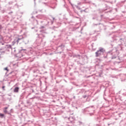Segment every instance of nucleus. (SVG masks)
Listing matches in <instances>:
<instances>
[{
  "mask_svg": "<svg viewBox=\"0 0 126 126\" xmlns=\"http://www.w3.org/2000/svg\"><path fill=\"white\" fill-rule=\"evenodd\" d=\"M20 40H21V38H18L17 40V43H19V41H20Z\"/></svg>",
  "mask_w": 126,
  "mask_h": 126,
  "instance_id": "obj_6",
  "label": "nucleus"
},
{
  "mask_svg": "<svg viewBox=\"0 0 126 126\" xmlns=\"http://www.w3.org/2000/svg\"><path fill=\"white\" fill-rule=\"evenodd\" d=\"M41 28H45V27H41Z\"/></svg>",
  "mask_w": 126,
  "mask_h": 126,
  "instance_id": "obj_10",
  "label": "nucleus"
},
{
  "mask_svg": "<svg viewBox=\"0 0 126 126\" xmlns=\"http://www.w3.org/2000/svg\"><path fill=\"white\" fill-rule=\"evenodd\" d=\"M0 118H3V117H4V115H3L1 113H0Z\"/></svg>",
  "mask_w": 126,
  "mask_h": 126,
  "instance_id": "obj_5",
  "label": "nucleus"
},
{
  "mask_svg": "<svg viewBox=\"0 0 126 126\" xmlns=\"http://www.w3.org/2000/svg\"><path fill=\"white\" fill-rule=\"evenodd\" d=\"M2 89H4V86L2 87Z\"/></svg>",
  "mask_w": 126,
  "mask_h": 126,
  "instance_id": "obj_9",
  "label": "nucleus"
},
{
  "mask_svg": "<svg viewBox=\"0 0 126 126\" xmlns=\"http://www.w3.org/2000/svg\"><path fill=\"white\" fill-rule=\"evenodd\" d=\"M19 91V88L18 87H16L14 89V92H15L16 93H18V91Z\"/></svg>",
  "mask_w": 126,
  "mask_h": 126,
  "instance_id": "obj_2",
  "label": "nucleus"
},
{
  "mask_svg": "<svg viewBox=\"0 0 126 126\" xmlns=\"http://www.w3.org/2000/svg\"><path fill=\"white\" fill-rule=\"evenodd\" d=\"M100 53H104L105 52V49L104 48H99V50H98Z\"/></svg>",
  "mask_w": 126,
  "mask_h": 126,
  "instance_id": "obj_4",
  "label": "nucleus"
},
{
  "mask_svg": "<svg viewBox=\"0 0 126 126\" xmlns=\"http://www.w3.org/2000/svg\"><path fill=\"white\" fill-rule=\"evenodd\" d=\"M61 47H64V45H61Z\"/></svg>",
  "mask_w": 126,
  "mask_h": 126,
  "instance_id": "obj_8",
  "label": "nucleus"
},
{
  "mask_svg": "<svg viewBox=\"0 0 126 126\" xmlns=\"http://www.w3.org/2000/svg\"><path fill=\"white\" fill-rule=\"evenodd\" d=\"M7 109H8V107H4L3 108V113H4V114H6L7 113Z\"/></svg>",
  "mask_w": 126,
  "mask_h": 126,
  "instance_id": "obj_3",
  "label": "nucleus"
},
{
  "mask_svg": "<svg viewBox=\"0 0 126 126\" xmlns=\"http://www.w3.org/2000/svg\"><path fill=\"white\" fill-rule=\"evenodd\" d=\"M4 70H7V71H8V69H7V67L4 68Z\"/></svg>",
  "mask_w": 126,
  "mask_h": 126,
  "instance_id": "obj_7",
  "label": "nucleus"
},
{
  "mask_svg": "<svg viewBox=\"0 0 126 126\" xmlns=\"http://www.w3.org/2000/svg\"><path fill=\"white\" fill-rule=\"evenodd\" d=\"M101 54H102L101 52H100V51H99V50H98L96 52H95L96 57H100Z\"/></svg>",
  "mask_w": 126,
  "mask_h": 126,
  "instance_id": "obj_1",
  "label": "nucleus"
}]
</instances>
